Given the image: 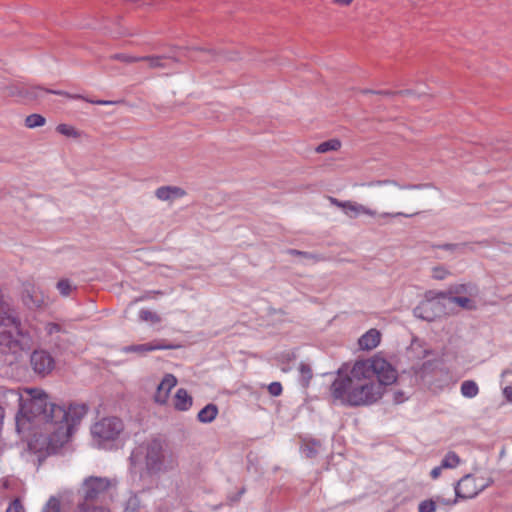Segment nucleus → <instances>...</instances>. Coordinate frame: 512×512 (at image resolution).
I'll list each match as a JSON object with an SVG mask.
<instances>
[{
  "mask_svg": "<svg viewBox=\"0 0 512 512\" xmlns=\"http://www.w3.org/2000/svg\"><path fill=\"white\" fill-rule=\"evenodd\" d=\"M57 288L62 295L67 296L72 290V285L69 280L63 279L57 283Z\"/></svg>",
  "mask_w": 512,
  "mask_h": 512,
  "instance_id": "36",
  "label": "nucleus"
},
{
  "mask_svg": "<svg viewBox=\"0 0 512 512\" xmlns=\"http://www.w3.org/2000/svg\"><path fill=\"white\" fill-rule=\"evenodd\" d=\"M22 301L29 309H40L46 304L44 294L33 286H29L24 290Z\"/></svg>",
  "mask_w": 512,
  "mask_h": 512,
  "instance_id": "14",
  "label": "nucleus"
},
{
  "mask_svg": "<svg viewBox=\"0 0 512 512\" xmlns=\"http://www.w3.org/2000/svg\"><path fill=\"white\" fill-rule=\"evenodd\" d=\"M488 485V479L467 474L457 482L455 486V494L457 498H473Z\"/></svg>",
  "mask_w": 512,
  "mask_h": 512,
  "instance_id": "8",
  "label": "nucleus"
},
{
  "mask_svg": "<svg viewBox=\"0 0 512 512\" xmlns=\"http://www.w3.org/2000/svg\"><path fill=\"white\" fill-rule=\"evenodd\" d=\"M440 293L436 297L426 298L414 310L415 315L426 321H434L446 313V305Z\"/></svg>",
  "mask_w": 512,
  "mask_h": 512,
  "instance_id": "9",
  "label": "nucleus"
},
{
  "mask_svg": "<svg viewBox=\"0 0 512 512\" xmlns=\"http://www.w3.org/2000/svg\"><path fill=\"white\" fill-rule=\"evenodd\" d=\"M114 483L101 477H89L83 483V494L86 500H93L111 488Z\"/></svg>",
  "mask_w": 512,
  "mask_h": 512,
  "instance_id": "10",
  "label": "nucleus"
},
{
  "mask_svg": "<svg viewBox=\"0 0 512 512\" xmlns=\"http://www.w3.org/2000/svg\"><path fill=\"white\" fill-rule=\"evenodd\" d=\"M461 394L466 398H474L479 393V387L473 380H466L461 384Z\"/></svg>",
  "mask_w": 512,
  "mask_h": 512,
  "instance_id": "27",
  "label": "nucleus"
},
{
  "mask_svg": "<svg viewBox=\"0 0 512 512\" xmlns=\"http://www.w3.org/2000/svg\"><path fill=\"white\" fill-rule=\"evenodd\" d=\"M396 379L395 368L383 357L374 356L356 361L347 371L339 370L330 394L343 405L368 406L378 402Z\"/></svg>",
  "mask_w": 512,
  "mask_h": 512,
  "instance_id": "3",
  "label": "nucleus"
},
{
  "mask_svg": "<svg viewBox=\"0 0 512 512\" xmlns=\"http://www.w3.org/2000/svg\"><path fill=\"white\" fill-rule=\"evenodd\" d=\"M450 304H455L463 310L473 311L477 308L475 298L463 297L456 295H447L446 293H440Z\"/></svg>",
  "mask_w": 512,
  "mask_h": 512,
  "instance_id": "22",
  "label": "nucleus"
},
{
  "mask_svg": "<svg viewBox=\"0 0 512 512\" xmlns=\"http://www.w3.org/2000/svg\"><path fill=\"white\" fill-rule=\"evenodd\" d=\"M419 512H435L436 502L433 500H424L419 504Z\"/></svg>",
  "mask_w": 512,
  "mask_h": 512,
  "instance_id": "35",
  "label": "nucleus"
},
{
  "mask_svg": "<svg viewBox=\"0 0 512 512\" xmlns=\"http://www.w3.org/2000/svg\"><path fill=\"white\" fill-rule=\"evenodd\" d=\"M69 509L70 505L63 496L53 495L43 505L41 512H68Z\"/></svg>",
  "mask_w": 512,
  "mask_h": 512,
  "instance_id": "19",
  "label": "nucleus"
},
{
  "mask_svg": "<svg viewBox=\"0 0 512 512\" xmlns=\"http://www.w3.org/2000/svg\"><path fill=\"white\" fill-rule=\"evenodd\" d=\"M460 458L454 452H448L443 458L441 464L445 469L455 468L459 465Z\"/></svg>",
  "mask_w": 512,
  "mask_h": 512,
  "instance_id": "30",
  "label": "nucleus"
},
{
  "mask_svg": "<svg viewBox=\"0 0 512 512\" xmlns=\"http://www.w3.org/2000/svg\"><path fill=\"white\" fill-rule=\"evenodd\" d=\"M304 452H305L306 456L312 457L317 452V450L315 448L306 446V448L304 449Z\"/></svg>",
  "mask_w": 512,
  "mask_h": 512,
  "instance_id": "43",
  "label": "nucleus"
},
{
  "mask_svg": "<svg viewBox=\"0 0 512 512\" xmlns=\"http://www.w3.org/2000/svg\"><path fill=\"white\" fill-rule=\"evenodd\" d=\"M362 92L366 93V94H369V93H371V94H384V95L390 94V92H387V91H373V90H368V89L367 90H363Z\"/></svg>",
  "mask_w": 512,
  "mask_h": 512,
  "instance_id": "45",
  "label": "nucleus"
},
{
  "mask_svg": "<svg viewBox=\"0 0 512 512\" xmlns=\"http://www.w3.org/2000/svg\"><path fill=\"white\" fill-rule=\"evenodd\" d=\"M75 512H111L103 507H91L86 503H81L75 509Z\"/></svg>",
  "mask_w": 512,
  "mask_h": 512,
  "instance_id": "34",
  "label": "nucleus"
},
{
  "mask_svg": "<svg viewBox=\"0 0 512 512\" xmlns=\"http://www.w3.org/2000/svg\"><path fill=\"white\" fill-rule=\"evenodd\" d=\"M428 354H429V352H428L427 350H425V351L423 352L422 357H425V356H426V355H428Z\"/></svg>",
  "mask_w": 512,
  "mask_h": 512,
  "instance_id": "51",
  "label": "nucleus"
},
{
  "mask_svg": "<svg viewBox=\"0 0 512 512\" xmlns=\"http://www.w3.org/2000/svg\"><path fill=\"white\" fill-rule=\"evenodd\" d=\"M353 188L358 189L369 204L327 197L331 205L340 208L350 219L361 216L381 220L411 218L420 214L423 208L431 206L440 195L439 190L431 184L401 183L395 178L355 182Z\"/></svg>",
  "mask_w": 512,
  "mask_h": 512,
  "instance_id": "1",
  "label": "nucleus"
},
{
  "mask_svg": "<svg viewBox=\"0 0 512 512\" xmlns=\"http://www.w3.org/2000/svg\"><path fill=\"white\" fill-rule=\"evenodd\" d=\"M139 316L142 321L146 322L159 323L161 321L160 316L150 310H141Z\"/></svg>",
  "mask_w": 512,
  "mask_h": 512,
  "instance_id": "32",
  "label": "nucleus"
},
{
  "mask_svg": "<svg viewBox=\"0 0 512 512\" xmlns=\"http://www.w3.org/2000/svg\"><path fill=\"white\" fill-rule=\"evenodd\" d=\"M450 275V272L448 269H446L444 266L438 265L434 266L431 269V276L435 280H444Z\"/></svg>",
  "mask_w": 512,
  "mask_h": 512,
  "instance_id": "31",
  "label": "nucleus"
},
{
  "mask_svg": "<svg viewBox=\"0 0 512 512\" xmlns=\"http://www.w3.org/2000/svg\"><path fill=\"white\" fill-rule=\"evenodd\" d=\"M26 394L20 416H16L17 426L34 422L40 427L35 435L34 449L54 453L64 446L74 429L86 413L83 406L65 408L49 401L48 395L40 389H25Z\"/></svg>",
  "mask_w": 512,
  "mask_h": 512,
  "instance_id": "2",
  "label": "nucleus"
},
{
  "mask_svg": "<svg viewBox=\"0 0 512 512\" xmlns=\"http://www.w3.org/2000/svg\"><path fill=\"white\" fill-rule=\"evenodd\" d=\"M381 340V333L377 329H370L364 335H362L358 344L361 350H372L376 348Z\"/></svg>",
  "mask_w": 512,
  "mask_h": 512,
  "instance_id": "21",
  "label": "nucleus"
},
{
  "mask_svg": "<svg viewBox=\"0 0 512 512\" xmlns=\"http://www.w3.org/2000/svg\"><path fill=\"white\" fill-rule=\"evenodd\" d=\"M33 370L41 375L49 374L55 366L53 357L45 350H36L31 355Z\"/></svg>",
  "mask_w": 512,
  "mask_h": 512,
  "instance_id": "11",
  "label": "nucleus"
},
{
  "mask_svg": "<svg viewBox=\"0 0 512 512\" xmlns=\"http://www.w3.org/2000/svg\"><path fill=\"white\" fill-rule=\"evenodd\" d=\"M438 502L446 504V505H449V504L456 503V499L454 501H452V502H449V501H446V500H443V499H438Z\"/></svg>",
  "mask_w": 512,
  "mask_h": 512,
  "instance_id": "48",
  "label": "nucleus"
},
{
  "mask_svg": "<svg viewBox=\"0 0 512 512\" xmlns=\"http://www.w3.org/2000/svg\"><path fill=\"white\" fill-rule=\"evenodd\" d=\"M299 372L301 374V381L303 385H307L312 378V371L311 368L306 364H301L299 366Z\"/></svg>",
  "mask_w": 512,
  "mask_h": 512,
  "instance_id": "33",
  "label": "nucleus"
},
{
  "mask_svg": "<svg viewBox=\"0 0 512 512\" xmlns=\"http://www.w3.org/2000/svg\"><path fill=\"white\" fill-rule=\"evenodd\" d=\"M445 293L447 295H456V296L475 298L479 294V289L476 284L469 282V283L453 285Z\"/></svg>",
  "mask_w": 512,
  "mask_h": 512,
  "instance_id": "20",
  "label": "nucleus"
},
{
  "mask_svg": "<svg viewBox=\"0 0 512 512\" xmlns=\"http://www.w3.org/2000/svg\"><path fill=\"white\" fill-rule=\"evenodd\" d=\"M340 147H341V142L338 139H331V140L320 143L316 148V152L326 153L328 151H336Z\"/></svg>",
  "mask_w": 512,
  "mask_h": 512,
  "instance_id": "29",
  "label": "nucleus"
},
{
  "mask_svg": "<svg viewBox=\"0 0 512 512\" xmlns=\"http://www.w3.org/2000/svg\"><path fill=\"white\" fill-rule=\"evenodd\" d=\"M123 429L124 426L120 419L116 417H107L95 423L91 429V433L101 445L105 442L117 439Z\"/></svg>",
  "mask_w": 512,
  "mask_h": 512,
  "instance_id": "7",
  "label": "nucleus"
},
{
  "mask_svg": "<svg viewBox=\"0 0 512 512\" xmlns=\"http://www.w3.org/2000/svg\"><path fill=\"white\" fill-rule=\"evenodd\" d=\"M8 90H9V94L12 95V96H16V95H23V91L21 89H19L18 87L16 86H11V87H8Z\"/></svg>",
  "mask_w": 512,
  "mask_h": 512,
  "instance_id": "41",
  "label": "nucleus"
},
{
  "mask_svg": "<svg viewBox=\"0 0 512 512\" xmlns=\"http://www.w3.org/2000/svg\"><path fill=\"white\" fill-rule=\"evenodd\" d=\"M187 195L185 189L180 186L166 185L155 190V197L162 201L172 204L174 201L181 199Z\"/></svg>",
  "mask_w": 512,
  "mask_h": 512,
  "instance_id": "13",
  "label": "nucleus"
},
{
  "mask_svg": "<svg viewBox=\"0 0 512 512\" xmlns=\"http://www.w3.org/2000/svg\"><path fill=\"white\" fill-rule=\"evenodd\" d=\"M292 254H296V255H304L305 253L300 252V251H297V250H293V251H292Z\"/></svg>",
  "mask_w": 512,
  "mask_h": 512,
  "instance_id": "49",
  "label": "nucleus"
},
{
  "mask_svg": "<svg viewBox=\"0 0 512 512\" xmlns=\"http://www.w3.org/2000/svg\"><path fill=\"white\" fill-rule=\"evenodd\" d=\"M333 2L337 5L348 6L353 2V0H333Z\"/></svg>",
  "mask_w": 512,
  "mask_h": 512,
  "instance_id": "44",
  "label": "nucleus"
},
{
  "mask_svg": "<svg viewBox=\"0 0 512 512\" xmlns=\"http://www.w3.org/2000/svg\"><path fill=\"white\" fill-rule=\"evenodd\" d=\"M218 414V408L214 404H208L198 413V420L202 423L212 422Z\"/></svg>",
  "mask_w": 512,
  "mask_h": 512,
  "instance_id": "24",
  "label": "nucleus"
},
{
  "mask_svg": "<svg viewBox=\"0 0 512 512\" xmlns=\"http://www.w3.org/2000/svg\"><path fill=\"white\" fill-rule=\"evenodd\" d=\"M400 93H401V94H406V95H410V94H412V92H411V91H409V90H407V91H402V92H400Z\"/></svg>",
  "mask_w": 512,
  "mask_h": 512,
  "instance_id": "50",
  "label": "nucleus"
},
{
  "mask_svg": "<svg viewBox=\"0 0 512 512\" xmlns=\"http://www.w3.org/2000/svg\"><path fill=\"white\" fill-rule=\"evenodd\" d=\"M192 405V397L188 394V392L181 388L179 389L174 397V407L177 410L185 411L188 410Z\"/></svg>",
  "mask_w": 512,
  "mask_h": 512,
  "instance_id": "23",
  "label": "nucleus"
},
{
  "mask_svg": "<svg viewBox=\"0 0 512 512\" xmlns=\"http://www.w3.org/2000/svg\"><path fill=\"white\" fill-rule=\"evenodd\" d=\"M42 92L52 93V94H56V95H62V96L72 98V99H82V100H85L89 103L96 104V105H113V104L117 103L115 101H110V100H89L82 95H72V94H69L64 91L43 90L42 88H39V87H34L31 89V96L39 97L40 93H42Z\"/></svg>",
  "mask_w": 512,
  "mask_h": 512,
  "instance_id": "18",
  "label": "nucleus"
},
{
  "mask_svg": "<svg viewBox=\"0 0 512 512\" xmlns=\"http://www.w3.org/2000/svg\"><path fill=\"white\" fill-rule=\"evenodd\" d=\"M129 460L133 468H140L142 476L149 478H159L179 466L177 453L165 439L159 437L140 442L132 450Z\"/></svg>",
  "mask_w": 512,
  "mask_h": 512,
  "instance_id": "4",
  "label": "nucleus"
},
{
  "mask_svg": "<svg viewBox=\"0 0 512 512\" xmlns=\"http://www.w3.org/2000/svg\"><path fill=\"white\" fill-rule=\"evenodd\" d=\"M56 131L61 135L72 139H79L83 135V133L76 127L64 123L57 125Z\"/></svg>",
  "mask_w": 512,
  "mask_h": 512,
  "instance_id": "25",
  "label": "nucleus"
},
{
  "mask_svg": "<svg viewBox=\"0 0 512 512\" xmlns=\"http://www.w3.org/2000/svg\"><path fill=\"white\" fill-rule=\"evenodd\" d=\"M176 383H177V379L174 375H172V374L165 375L157 387V391L155 394V401L160 404L166 403V401L168 399L169 392L176 385Z\"/></svg>",
  "mask_w": 512,
  "mask_h": 512,
  "instance_id": "16",
  "label": "nucleus"
},
{
  "mask_svg": "<svg viewBox=\"0 0 512 512\" xmlns=\"http://www.w3.org/2000/svg\"><path fill=\"white\" fill-rule=\"evenodd\" d=\"M175 345H163L160 343H145L126 346L122 349L124 353H136L140 356H144L147 352L161 350V349H175Z\"/></svg>",
  "mask_w": 512,
  "mask_h": 512,
  "instance_id": "17",
  "label": "nucleus"
},
{
  "mask_svg": "<svg viewBox=\"0 0 512 512\" xmlns=\"http://www.w3.org/2000/svg\"><path fill=\"white\" fill-rule=\"evenodd\" d=\"M13 341L14 345L6 346L0 343V353H12L15 356V360L17 359L18 352L30 348V346L34 342H40V340H44L45 337H42L39 329L35 327H29V329H22L20 319L18 318V330L13 333Z\"/></svg>",
  "mask_w": 512,
  "mask_h": 512,
  "instance_id": "6",
  "label": "nucleus"
},
{
  "mask_svg": "<svg viewBox=\"0 0 512 512\" xmlns=\"http://www.w3.org/2000/svg\"><path fill=\"white\" fill-rule=\"evenodd\" d=\"M269 393L273 396H279L282 392V386L279 382H273L268 386Z\"/></svg>",
  "mask_w": 512,
  "mask_h": 512,
  "instance_id": "39",
  "label": "nucleus"
},
{
  "mask_svg": "<svg viewBox=\"0 0 512 512\" xmlns=\"http://www.w3.org/2000/svg\"><path fill=\"white\" fill-rule=\"evenodd\" d=\"M45 123L46 119L40 114H30L25 118V126L30 129L42 127Z\"/></svg>",
  "mask_w": 512,
  "mask_h": 512,
  "instance_id": "28",
  "label": "nucleus"
},
{
  "mask_svg": "<svg viewBox=\"0 0 512 512\" xmlns=\"http://www.w3.org/2000/svg\"><path fill=\"white\" fill-rule=\"evenodd\" d=\"M26 394L18 390H6L2 393L0 398V406L4 409H9L16 412V416L21 414L23 409Z\"/></svg>",
  "mask_w": 512,
  "mask_h": 512,
  "instance_id": "12",
  "label": "nucleus"
},
{
  "mask_svg": "<svg viewBox=\"0 0 512 512\" xmlns=\"http://www.w3.org/2000/svg\"><path fill=\"white\" fill-rule=\"evenodd\" d=\"M417 348H420V343H418V342H412V343H411V345H410V348H409V349H410L411 351H414V350H416Z\"/></svg>",
  "mask_w": 512,
  "mask_h": 512,
  "instance_id": "47",
  "label": "nucleus"
},
{
  "mask_svg": "<svg viewBox=\"0 0 512 512\" xmlns=\"http://www.w3.org/2000/svg\"><path fill=\"white\" fill-rule=\"evenodd\" d=\"M18 330V315L0 291V343L14 345L13 333Z\"/></svg>",
  "mask_w": 512,
  "mask_h": 512,
  "instance_id": "5",
  "label": "nucleus"
},
{
  "mask_svg": "<svg viewBox=\"0 0 512 512\" xmlns=\"http://www.w3.org/2000/svg\"><path fill=\"white\" fill-rule=\"evenodd\" d=\"M461 248L460 244L447 243L435 246L434 249L444 250L450 254L457 252Z\"/></svg>",
  "mask_w": 512,
  "mask_h": 512,
  "instance_id": "38",
  "label": "nucleus"
},
{
  "mask_svg": "<svg viewBox=\"0 0 512 512\" xmlns=\"http://www.w3.org/2000/svg\"><path fill=\"white\" fill-rule=\"evenodd\" d=\"M168 59L176 61L174 58L166 57V56H146V57H141V61L142 60L143 61H147L149 67L152 68V69H163V68H166L167 64L165 63V60H168Z\"/></svg>",
  "mask_w": 512,
  "mask_h": 512,
  "instance_id": "26",
  "label": "nucleus"
},
{
  "mask_svg": "<svg viewBox=\"0 0 512 512\" xmlns=\"http://www.w3.org/2000/svg\"><path fill=\"white\" fill-rule=\"evenodd\" d=\"M7 512H25L24 507L19 500L13 501V503L7 509Z\"/></svg>",
  "mask_w": 512,
  "mask_h": 512,
  "instance_id": "40",
  "label": "nucleus"
},
{
  "mask_svg": "<svg viewBox=\"0 0 512 512\" xmlns=\"http://www.w3.org/2000/svg\"><path fill=\"white\" fill-rule=\"evenodd\" d=\"M112 59L114 60H119V61H122V62H125V63H134V62H137V61H141V57H133V56H129V55H126V54H115L111 57Z\"/></svg>",
  "mask_w": 512,
  "mask_h": 512,
  "instance_id": "37",
  "label": "nucleus"
},
{
  "mask_svg": "<svg viewBox=\"0 0 512 512\" xmlns=\"http://www.w3.org/2000/svg\"><path fill=\"white\" fill-rule=\"evenodd\" d=\"M442 469H445L444 467H442V464L440 466L435 467L434 469H432V471H431L432 478L433 479L438 478L440 476V474H441Z\"/></svg>",
  "mask_w": 512,
  "mask_h": 512,
  "instance_id": "42",
  "label": "nucleus"
},
{
  "mask_svg": "<svg viewBox=\"0 0 512 512\" xmlns=\"http://www.w3.org/2000/svg\"><path fill=\"white\" fill-rule=\"evenodd\" d=\"M504 394L507 396L508 399L512 400V388L506 387L504 389Z\"/></svg>",
  "mask_w": 512,
  "mask_h": 512,
  "instance_id": "46",
  "label": "nucleus"
},
{
  "mask_svg": "<svg viewBox=\"0 0 512 512\" xmlns=\"http://www.w3.org/2000/svg\"><path fill=\"white\" fill-rule=\"evenodd\" d=\"M63 332L62 327L57 323H46L43 327V330L40 331L42 337H45L44 340H40L41 343L45 344H53L56 347L60 348V337Z\"/></svg>",
  "mask_w": 512,
  "mask_h": 512,
  "instance_id": "15",
  "label": "nucleus"
}]
</instances>
